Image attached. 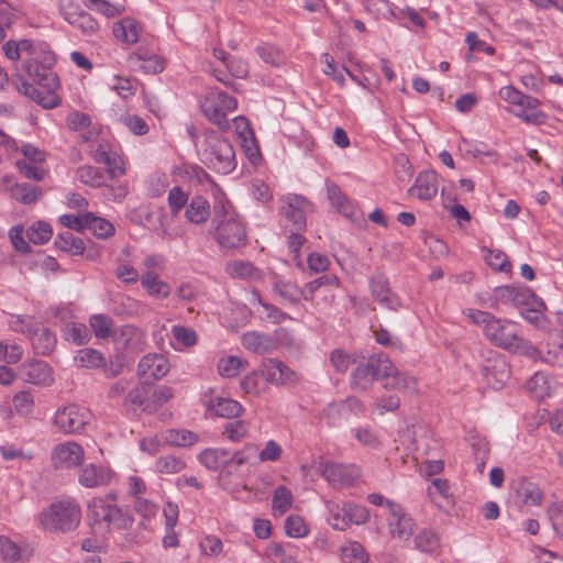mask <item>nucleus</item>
Wrapping results in <instances>:
<instances>
[{"mask_svg": "<svg viewBox=\"0 0 563 563\" xmlns=\"http://www.w3.org/2000/svg\"><path fill=\"white\" fill-rule=\"evenodd\" d=\"M34 52H41L33 55V52L25 56L22 60V68L26 75L40 87L46 91V96L43 95L32 84L21 80L18 85V91L29 99L41 104L45 109H53L60 102L59 98L55 95L59 88V78L56 73L53 71L55 65V55L46 46L37 44Z\"/></svg>", "mask_w": 563, "mask_h": 563, "instance_id": "nucleus-1", "label": "nucleus"}, {"mask_svg": "<svg viewBox=\"0 0 563 563\" xmlns=\"http://www.w3.org/2000/svg\"><path fill=\"white\" fill-rule=\"evenodd\" d=\"M464 314L474 324L483 327L485 336L493 345L531 358L539 356L540 352L529 341L519 335L516 323L496 318L483 310L467 309Z\"/></svg>", "mask_w": 563, "mask_h": 563, "instance_id": "nucleus-2", "label": "nucleus"}, {"mask_svg": "<svg viewBox=\"0 0 563 563\" xmlns=\"http://www.w3.org/2000/svg\"><path fill=\"white\" fill-rule=\"evenodd\" d=\"M217 223L216 239L222 249L234 250L246 244V231L241 220L227 210L224 201H217L213 206V219Z\"/></svg>", "mask_w": 563, "mask_h": 563, "instance_id": "nucleus-3", "label": "nucleus"}, {"mask_svg": "<svg viewBox=\"0 0 563 563\" xmlns=\"http://www.w3.org/2000/svg\"><path fill=\"white\" fill-rule=\"evenodd\" d=\"M88 514L93 525H106L107 528L125 530L133 523L132 516L117 504L113 493L93 498L88 506Z\"/></svg>", "mask_w": 563, "mask_h": 563, "instance_id": "nucleus-4", "label": "nucleus"}, {"mask_svg": "<svg viewBox=\"0 0 563 563\" xmlns=\"http://www.w3.org/2000/svg\"><path fill=\"white\" fill-rule=\"evenodd\" d=\"M41 526L51 532H69L75 530L81 519V509L74 500H62L52 504L40 514Z\"/></svg>", "mask_w": 563, "mask_h": 563, "instance_id": "nucleus-5", "label": "nucleus"}, {"mask_svg": "<svg viewBox=\"0 0 563 563\" xmlns=\"http://www.w3.org/2000/svg\"><path fill=\"white\" fill-rule=\"evenodd\" d=\"M202 155L209 167L218 173L229 174L235 166V153L231 143L216 131L205 135Z\"/></svg>", "mask_w": 563, "mask_h": 563, "instance_id": "nucleus-6", "label": "nucleus"}, {"mask_svg": "<svg viewBox=\"0 0 563 563\" xmlns=\"http://www.w3.org/2000/svg\"><path fill=\"white\" fill-rule=\"evenodd\" d=\"M236 107L238 101L234 97L218 89H210L200 103L207 119L223 131L230 128L228 113L234 111Z\"/></svg>", "mask_w": 563, "mask_h": 563, "instance_id": "nucleus-7", "label": "nucleus"}, {"mask_svg": "<svg viewBox=\"0 0 563 563\" xmlns=\"http://www.w3.org/2000/svg\"><path fill=\"white\" fill-rule=\"evenodd\" d=\"M91 418L90 411L76 404L59 408L53 417V426L64 434L80 432Z\"/></svg>", "mask_w": 563, "mask_h": 563, "instance_id": "nucleus-8", "label": "nucleus"}, {"mask_svg": "<svg viewBox=\"0 0 563 563\" xmlns=\"http://www.w3.org/2000/svg\"><path fill=\"white\" fill-rule=\"evenodd\" d=\"M308 207V200L298 195H289L282 199L279 211L283 216L284 228L287 231L306 230Z\"/></svg>", "mask_w": 563, "mask_h": 563, "instance_id": "nucleus-9", "label": "nucleus"}, {"mask_svg": "<svg viewBox=\"0 0 563 563\" xmlns=\"http://www.w3.org/2000/svg\"><path fill=\"white\" fill-rule=\"evenodd\" d=\"M386 355L369 356L366 362L360 363L352 373L351 387L356 390H366L374 380H382V366Z\"/></svg>", "mask_w": 563, "mask_h": 563, "instance_id": "nucleus-10", "label": "nucleus"}, {"mask_svg": "<svg viewBox=\"0 0 563 563\" xmlns=\"http://www.w3.org/2000/svg\"><path fill=\"white\" fill-rule=\"evenodd\" d=\"M85 459V451L75 441L56 444L51 452V462L56 470H70L79 466Z\"/></svg>", "mask_w": 563, "mask_h": 563, "instance_id": "nucleus-11", "label": "nucleus"}, {"mask_svg": "<svg viewBox=\"0 0 563 563\" xmlns=\"http://www.w3.org/2000/svg\"><path fill=\"white\" fill-rule=\"evenodd\" d=\"M382 371V382L385 388L407 394L418 391L417 379L405 372H400L387 356L383 361Z\"/></svg>", "mask_w": 563, "mask_h": 563, "instance_id": "nucleus-12", "label": "nucleus"}, {"mask_svg": "<svg viewBox=\"0 0 563 563\" xmlns=\"http://www.w3.org/2000/svg\"><path fill=\"white\" fill-rule=\"evenodd\" d=\"M320 468L322 476L334 487L351 486L360 477V470L355 465L327 462Z\"/></svg>", "mask_w": 563, "mask_h": 563, "instance_id": "nucleus-13", "label": "nucleus"}, {"mask_svg": "<svg viewBox=\"0 0 563 563\" xmlns=\"http://www.w3.org/2000/svg\"><path fill=\"white\" fill-rule=\"evenodd\" d=\"M387 507L391 516L388 522L390 536L400 540H408L413 533V519L405 512L400 505L393 500L387 501Z\"/></svg>", "mask_w": 563, "mask_h": 563, "instance_id": "nucleus-14", "label": "nucleus"}, {"mask_svg": "<svg viewBox=\"0 0 563 563\" xmlns=\"http://www.w3.org/2000/svg\"><path fill=\"white\" fill-rule=\"evenodd\" d=\"M169 371L167 358L161 354H147L143 356L137 365V374L144 384H153L163 378Z\"/></svg>", "mask_w": 563, "mask_h": 563, "instance_id": "nucleus-15", "label": "nucleus"}, {"mask_svg": "<svg viewBox=\"0 0 563 563\" xmlns=\"http://www.w3.org/2000/svg\"><path fill=\"white\" fill-rule=\"evenodd\" d=\"M64 19L82 32V34L90 36L99 30L98 22L86 11L81 10L74 3H68L63 8Z\"/></svg>", "mask_w": 563, "mask_h": 563, "instance_id": "nucleus-16", "label": "nucleus"}, {"mask_svg": "<svg viewBox=\"0 0 563 563\" xmlns=\"http://www.w3.org/2000/svg\"><path fill=\"white\" fill-rule=\"evenodd\" d=\"M371 292L373 298L388 309L397 310L401 302L389 288V283L383 274H377L371 279Z\"/></svg>", "mask_w": 563, "mask_h": 563, "instance_id": "nucleus-17", "label": "nucleus"}, {"mask_svg": "<svg viewBox=\"0 0 563 563\" xmlns=\"http://www.w3.org/2000/svg\"><path fill=\"white\" fill-rule=\"evenodd\" d=\"M112 472L97 464H88L79 473V484L87 488H95L108 485L112 479Z\"/></svg>", "mask_w": 563, "mask_h": 563, "instance_id": "nucleus-18", "label": "nucleus"}, {"mask_svg": "<svg viewBox=\"0 0 563 563\" xmlns=\"http://www.w3.org/2000/svg\"><path fill=\"white\" fill-rule=\"evenodd\" d=\"M242 345L250 352L263 355L275 351L278 342L269 334L250 331L242 335Z\"/></svg>", "mask_w": 563, "mask_h": 563, "instance_id": "nucleus-19", "label": "nucleus"}, {"mask_svg": "<svg viewBox=\"0 0 563 563\" xmlns=\"http://www.w3.org/2000/svg\"><path fill=\"white\" fill-rule=\"evenodd\" d=\"M438 194V176L434 172L420 173L415 185L409 189V195L420 200H431Z\"/></svg>", "mask_w": 563, "mask_h": 563, "instance_id": "nucleus-20", "label": "nucleus"}, {"mask_svg": "<svg viewBox=\"0 0 563 563\" xmlns=\"http://www.w3.org/2000/svg\"><path fill=\"white\" fill-rule=\"evenodd\" d=\"M428 495L432 503L440 509H450L454 506V497L450 490V484L444 478H434L428 487Z\"/></svg>", "mask_w": 563, "mask_h": 563, "instance_id": "nucleus-21", "label": "nucleus"}, {"mask_svg": "<svg viewBox=\"0 0 563 563\" xmlns=\"http://www.w3.org/2000/svg\"><path fill=\"white\" fill-rule=\"evenodd\" d=\"M141 285L148 296L156 299H165L172 291L170 285L162 280L157 272H144L141 276Z\"/></svg>", "mask_w": 563, "mask_h": 563, "instance_id": "nucleus-22", "label": "nucleus"}, {"mask_svg": "<svg viewBox=\"0 0 563 563\" xmlns=\"http://www.w3.org/2000/svg\"><path fill=\"white\" fill-rule=\"evenodd\" d=\"M515 494L522 506H540L543 500V494L538 484L527 478L519 481Z\"/></svg>", "mask_w": 563, "mask_h": 563, "instance_id": "nucleus-23", "label": "nucleus"}, {"mask_svg": "<svg viewBox=\"0 0 563 563\" xmlns=\"http://www.w3.org/2000/svg\"><path fill=\"white\" fill-rule=\"evenodd\" d=\"M159 439L170 446H191L199 440L198 434L186 429H167L159 432Z\"/></svg>", "mask_w": 563, "mask_h": 563, "instance_id": "nucleus-24", "label": "nucleus"}, {"mask_svg": "<svg viewBox=\"0 0 563 563\" xmlns=\"http://www.w3.org/2000/svg\"><path fill=\"white\" fill-rule=\"evenodd\" d=\"M37 354L47 355L56 345V335L42 323L29 339Z\"/></svg>", "mask_w": 563, "mask_h": 563, "instance_id": "nucleus-25", "label": "nucleus"}, {"mask_svg": "<svg viewBox=\"0 0 563 563\" xmlns=\"http://www.w3.org/2000/svg\"><path fill=\"white\" fill-rule=\"evenodd\" d=\"M554 379L542 372H537L526 383L527 390L536 398L542 399L550 396L554 389Z\"/></svg>", "mask_w": 563, "mask_h": 563, "instance_id": "nucleus-26", "label": "nucleus"}, {"mask_svg": "<svg viewBox=\"0 0 563 563\" xmlns=\"http://www.w3.org/2000/svg\"><path fill=\"white\" fill-rule=\"evenodd\" d=\"M141 26L132 19L125 18L113 25V35L123 43L135 44L139 41Z\"/></svg>", "mask_w": 563, "mask_h": 563, "instance_id": "nucleus-27", "label": "nucleus"}, {"mask_svg": "<svg viewBox=\"0 0 563 563\" xmlns=\"http://www.w3.org/2000/svg\"><path fill=\"white\" fill-rule=\"evenodd\" d=\"M37 44L38 43L29 38H23L21 41L10 40L2 45V51L8 59L16 62L20 59L22 53L29 56ZM38 53L40 52H33V55L36 56Z\"/></svg>", "mask_w": 563, "mask_h": 563, "instance_id": "nucleus-28", "label": "nucleus"}, {"mask_svg": "<svg viewBox=\"0 0 563 563\" xmlns=\"http://www.w3.org/2000/svg\"><path fill=\"white\" fill-rule=\"evenodd\" d=\"M487 383L494 389H500L510 377L508 365L503 360H495L492 366L485 367Z\"/></svg>", "mask_w": 563, "mask_h": 563, "instance_id": "nucleus-29", "label": "nucleus"}, {"mask_svg": "<svg viewBox=\"0 0 563 563\" xmlns=\"http://www.w3.org/2000/svg\"><path fill=\"white\" fill-rule=\"evenodd\" d=\"M329 512L328 521L336 530L347 528V501L329 500L325 503Z\"/></svg>", "mask_w": 563, "mask_h": 563, "instance_id": "nucleus-30", "label": "nucleus"}, {"mask_svg": "<svg viewBox=\"0 0 563 563\" xmlns=\"http://www.w3.org/2000/svg\"><path fill=\"white\" fill-rule=\"evenodd\" d=\"M210 216V205L202 196H195L191 198L189 206L186 209V218L196 224L207 221Z\"/></svg>", "mask_w": 563, "mask_h": 563, "instance_id": "nucleus-31", "label": "nucleus"}, {"mask_svg": "<svg viewBox=\"0 0 563 563\" xmlns=\"http://www.w3.org/2000/svg\"><path fill=\"white\" fill-rule=\"evenodd\" d=\"M273 290L283 300L292 305H298L302 299L301 288L290 280L276 279L273 284Z\"/></svg>", "mask_w": 563, "mask_h": 563, "instance_id": "nucleus-32", "label": "nucleus"}, {"mask_svg": "<svg viewBox=\"0 0 563 563\" xmlns=\"http://www.w3.org/2000/svg\"><path fill=\"white\" fill-rule=\"evenodd\" d=\"M85 230L91 231L93 235L100 239H108L115 231L111 222L95 216L92 212H86Z\"/></svg>", "mask_w": 563, "mask_h": 563, "instance_id": "nucleus-33", "label": "nucleus"}, {"mask_svg": "<svg viewBox=\"0 0 563 563\" xmlns=\"http://www.w3.org/2000/svg\"><path fill=\"white\" fill-rule=\"evenodd\" d=\"M292 505V494L286 486H277L273 493L272 511L274 517H282Z\"/></svg>", "mask_w": 563, "mask_h": 563, "instance_id": "nucleus-34", "label": "nucleus"}, {"mask_svg": "<svg viewBox=\"0 0 563 563\" xmlns=\"http://www.w3.org/2000/svg\"><path fill=\"white\" fill-rule=\"evenodd\" d=\"M55 245L60 251L71 255H80L85 251V244L81 239L76 238L69 230L58 233L55 238Z\"/></svg>", "mask_w": 563, "mask_h": 563, "instance_id": "nucleus-35", "label": "nucleus"}, {"mask_svg": "<svg viewBox=\"0 0 563 563\" xmlns=\"http://www.w3.org/2000/svg\"><path fill=\"white\" fill-rule=\"evenodd\" d=\"M198 460L208 470L217 471L222 466H227L229 453L221 449H207L198 455Z\"/></svg>", "mask_w": 563, "mask_h": 563, "instance_id": "nucleus-36", "label": "nucleus"}, {"mask_svg": "<svg viewBox=\"0 0 563 563\" xmlns=\"http://www.w3.org/2000/svg\"><path fill=\"white\" fill-rule=\"evenodd\" d=\"M75 362L80 367L92 369L103 366L106 357L100 351L86 347L77 352Z\"/></svg>", "mask_w": 563, "mask_h": 563, "instance_id": "nucleus-37", "label": "nucleus"}, {"mask_svg": "<svg viewBox=\"0 0 563 563\" xmlns=\"http://www.w3.org/2000/svg\"><path fill=\"white\" fill-rule=\"evenodd\" d=\"M247 365V361L240 356L230 355L219 360L218 372L222 377L231 378L238 376Z\"/></svg>", "mask_w": 563, "mask_h": 563, "instance_id": "nucleus-38", "label": "nucleus"}, {"mask_svg": "<svg viewBox=\"0 0 563 563\" xmlns=\"http://www.w3.org/2000/svg\"><path fill=\"white\" fill-rule=\"evenodd\" d=\"M494 298L497 303L520 306L526 302V295L512 286L495 288Z\"/></svg>", "mask_w": 563, "mask_h": 563, "instance_id": "nucleus-39", "label": "nucleus"}, {"mask_svg": "<svg viewBox=\"0 0 563 563\" xmlns=\"http://www.w3.org/2000/svg\"><path fill=\"white\" fill-rule=\"evenodd\" d=\"M209 407L217 416L228 419L238 417L243 410L241 404L236 400L222 397L217 398L214 402H210Z\"/></svg>", "mask_w": 563, "mask_h": 563, "instance_id": "nucleus-40", "label": "nucleus"}, {"mask_svg": "<svg viewBox=\"0 0 563 563\" xmlns=\"http://www.w3.org/2000/svg\"><path fill=\"white\" fill-rule=\"evenodd\" d=\"M40 324V321L27 314H12L9 321V325L13 331L23 333L29 339Z\"/></svg>", "mask_w": 563, "mask_h": 563, "instance_id": "nucleus-41", "label": "nucleus"}, {"mask_svg": "<svg viewBox=\"0 0 563 563\" xmlns=\"http://www.w3.org/2000/svg\"><path fill=\"white\" fill-rule=\"evenodd\" d=\"M154 467L157 473L172 475L180 473L186 467V462L175 455H163L155 461Z\"/></svg>", "mask_w": 563, "mask_h": 563, "instance_id": "nucleus-42", "label": "nucleus"}, {"mask_svg": "<svg viewBox=\"0 0 563 563\" xmlns=\"http://www.w3.org/2000/svg\"><path fill=\"white\" fill-rule=\"evenodd\" d=\"M227 273L234 278L254 279L260 276L258 269L250 262L232 261L227 264Z\"/></svg>", "mask_w": 563, "mask_h": 563, "instance_id": "nucleus-43", "label": "nucleus"}, {"mask_svg": "<svg viewBox=\"0 0 563 563\" xmlns=\"http://www.w3.org/2000/svg\"><path fill=\"white\" fill-rule=\"evenodd\" d=\"M63 336L77 345L86 344L90 340V332L84 323H67L63 328Z\"/></svg>", "mask_w": 563, "mask_h": 563, "instance_id": "nucleus-44", "label": "nucleus"}, {"mask_svg": "<svg viewBox=\"0 0 563 563\" xmlns=\"http://www.w3.org/2000/svg\"><path fill=\"white\" fill-rule=\"evenodd\" d=\"M76 176L81 184L90 187H100L104 184L103 173L90 165L79 167Z\"/></svg>", "mask_w": 563, "mask_h": 563, "instance_id": "nucleus-45", "label": "nucleus"}, {"mask_svg": "<svg viewBox=\"0 0 563 563\" xmlns=\"http://www.w3.org/2000/svg\"><path fill=\"white\" fill-rule=\"evenodd\" d=\"M405 439H415L416 451H422L427 453L428 440L431 439V432L422 424H416L408 428L404 434Z\"/></svg>", "mask_w": 563, "mask_h": 563, "instance_id": "nucleus-46", "label": "nucleus"}, {"mask_svg": "<svg viewBox=\"0 0 563 563\" xmlns=\"http://www.w3.org/2000/svg\"><path fill=\"white\" fill-rule=\"evenodd\" d=\"M343 563H366L367 554L363 545L356 541L349 542L341 550Z\"/></svg>", "mask_w": 563, "mask_h": 563, "instance_id": "nucleus-47", "label": "nucleus"}, {"mask_svg": "<svg viewBox=\"0 0 563 563\" xmlns=\"http://www.w3.org/2000/svg\"><path fill=\"white\" fill-rule=\"evenodd\" d=\"M52 227L43 221H37L26 230L29 241L37 245L46 243L52 238Z\"/></svg>", "mask_w": 563, "mask_h": 563, "instance_id": "nucleus-48", "label": "nucleus"}, {"mask_svg": "<svg viewBox=\"0 0 563 563\" xmlns=\"http://www.w3.org/2000/svg\"><path fill=\"white\" fill-rule=\"evenodd\" d=\"M30 371L26 373L29 380L33 384H49L53 380L49 367L43 362L30 364Z\"/></svg>", "mask_w": 563, "mask_h": 563, "instance_id": "nucleus-49", "label": "nucleus"}, {"mask_svg": "<svg viewBox=\"0 0 563 563\" xmlns=\"http://www.w3.org/2000/svg\"><path fill=\"white\" fill-rule=\"evenodd\" d=\"M415 544L421 552L432 553L440 545L439 537L431 530H422L415 538Z\"/></svg>", "mask_w": 563, "mask_h": 563, "instance_id": "nucleus-50", "label": "nucleus"}, {"mask_svg": "<svg viewBox=\"0 0 563 563\" xmlns=\"http://www.w3.org/2000/svg\"><path fill=\"white\" fill-rule=\"evenodd\" d=\"M285 531L290 538H303L308 534L309 528L300 516L290 515L285 520Z\"/></svg>", "mask_w": 563, "mask_h": 563, "instance_id": "nucleus-51", "label": "nucleus"}, {"mask_svg": "<svg viewBox=\"0 0 563 563\" xmlns=\"http://www.w3.org/2000/svg\"><path fill=\"white\" fill-rule=\"evenodd\" d=\"M89 324L97 338L106 339L110 335L112 320L109 316L102 313L93 314L89 319Z\"/></svg>", "mask_w": 563, "mask_h": 563, "instance_id": "nucleus-52", "label": "nucleus"}, {"mask_svg": "<svg viewBox=\"0 0 563 563\" xmlns=\"http://www.w3.org/2000/svg\"><path fill=\"white\" fill-rule=\"evenodd\" d=\"M12 192L18 200L26 205L35 202L42 194L38 187L30 184H18Z\"/></svg>", "mask_w": 563, "mask_h": 563, "instance_id": "nucleus-53", "label": "nucleus"}, {"mask_svg": "<svg viewBox=\"0 0 563 563\" xmlns=\"http://www.w3.org/2000/svg\"><path fill=\"white\" fill-rule=\"evenodd\" d=\"M282 361L277 358H266L262 362V375L265 379L276 386H280V374L279 368Z\"/></svg>", "mask_w": 563, "mask_h": 563, "instance_id": "nucleus-54", "label": "nucleus"}, {"mask_svg": "<svg viewBox=\"0 0 563 563\" xmlns=\"http://www.w3.org/2000/svg\"><path fill=\"white\" fill-rule=\"evenodd\" d=\"M487 254L485 255V260L487 264L495 271L499 272H509L510 271V262L508 256L499 250H487Z\"/></svg>", "mask_w": 563, "mask_h": 563, "instance_id": "nucleus-55", "label": "nucleus"}, {"mask_svg": "<svg viewBox=\"0 0 563 563\" xmlns=\"http://www.w3.org/2000/svg\"><path fill=\"white\" fill-rule=\"evenodd\" d=\"M172 334L179 344L186 347L196 345L198 341L196 331L184 325H174L172 328Z\"/></svg>", "mask_w": 563, "mask_h": 563, "instance_id": "nucleus-56", "label": "nucleus"}, {"mask_svg": "<svg viewBox=\"0 0 563 563\" xmlns=\"http://www.w3.org/2000/svg\"><path fill=\"white\" fill-rule=\"evenodd\" d=\"M85 4L86 7L97 10L108 18H114L124 11L122 5L112 4L107 0H86Z\"/></svg>", "mask_w": 563, "mask_h": 563, "instance_id": "nucleus-57", "label": "nucleus"}, {"mask_svg": "<svg viewBox=\"0 0 563 563\" xmlns=\"http://www.w3.org/2000/svg\"><path fill=\"white\" fill-rule=\"evenodd\" d=\"M257 451L258 449L255 444H247L241 451L235 452L233 455L229 454V462H227V467H238L247 463L257 454Z\"/></svg>", "mask_w": 563, "mask_h": 563, "instance_id": "nucleus-58", "label": "nucleus"}, {"mask_svg": "<svg viewBox=\"0 0 563 563\" xmlns=\"http://www.w3.org/2000/svg\"><path fill=\"white\" fill-rule=\"evenodd\" d=\"M356 440L364 446L369 449H378L380 446V439L378 434L368 427L357 428L355 430Z\"/></svg>", "mask_w": 563, "mask_h": 563, "instance_id": "nucleus-59", "label": "nucleus"}, {"mask_svg": "<svg viewBox=\"0 0 563 563\" xmlns=\"http://www.w3.org/2000/svg\"><path fill=\"white\" fill-rule=\"evenodd\" d=\"M0 555L4 561L16 562L21 559V550L7 537H0Z\"/></svg>", "mask_w": 563, "mask_h": 563, "instance_id": "nucleus-60", "label": "nucleus"}, {"mask_svg": "<svg viewBox=\"0 0 563 563\" xmlns=\"http://www.w3.org/2000/svg\"><path fill=\"white\" fill-rule=\"evenodd\" d=\"M330 360L333 367L340 373H345L352 364L356 363V357L347 354L343 350H334L331 353Z\"/></svg>", "mask_w": 563, "mask_h": 563, "instance_id": "nucleus-61", "label": "nucleus"}, {"mask_svg": "<svg viewBox=\"0 0 563 563\" xmlns=\"http://www.w3.org/2000/svg\"><path fill=\"white\" fill-rule=\"evenodd\" d=\"M114 275L118 279L125 284H135L139 279L141 280L139 271L126 262H121L118 264L114 271Z\"/></svg>", "mask_w": 563, "mask_h": 563, "instance_id": "nucleus-62", "label": "nucleus"}, {"mask_svg": "<svg viewBox=\"0 0 563 563\" xmlns=\"http://www.w3.org/2000/svg\"><path fill=\"white\" fill-rule=\"evenodd\" d=\"M200 551L206 556H217L223 550V543L220 538L209 534L199 543Z\"/></svg>", "mask_w": 563, "mask_h": 563, "instance_id": "nucleus-63", "label": "nucleus"}, {"mask_svg": "<svg viewBox=\"0 0 563 563\" xmlns=\"http://www.w3.org/2000/svg\"><path fill=\"white\" fill-rule=\"evenodd\" d=\"M188 200L187 194L178 186L173 187L168 192V206L173 214L178 212L186 206Z\"/></svg>", "mask_w": 563, "mask_h": 563, "instance_id": "nucleus-64", "label": "nucleus"}]
</instances>
